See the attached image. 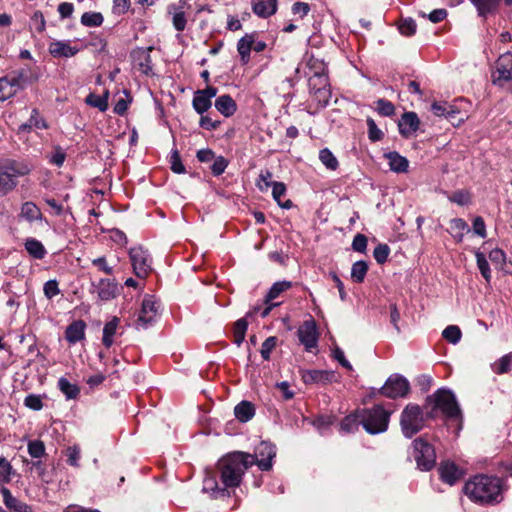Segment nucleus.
Here are the masks:
<instances>
[{"label":"nucleus","instance_id":"nucleus-50","mask_svg":"<svg viewBox=\"0 0 512 512\" xmlns=\"http://www.w3.org/2000/svg\"><path fill=\"white\" fill-rule=\"evenodd\" d=\"M448 199L460 206H465L471 202V194L466 190H457L453 192Z\"/></svg>","mask_w":512,"mask_h":512},{"label":"nucleus","instance_id":"nucleus-53","mask_svg":"<svg viewBox=\"0 0 512 512\" xmlns=\"http://www.w3.org/2000/svg\"><path fill=\"white\" fill-rule=\"evenodd\" d=\"M416 23L412 18L402 19L399 23V32L404 36H411L416 32Z\"/></svg>","mask_w":512,"mask_h":512},{"label":"nucleus","instance_id":"nucleus-52","mask_svg":"<svg viewBox=\"0 0 512 512\" xmlns=\"http://www.w3.org/2000/svg\"><path fill=\"white\" fill-rule=\"evenodd\" d=\"M229 161L223 156H215L211 166V172L214 176H220L227 168Z\"/></svg>","mask_w":512,"mask_h":512},{"label":"nucleus","instance_id":"nucleus-51","mask_svg":"<svg viewBox=\"0 0 512 512\" xmlns=\"http://www.w3.org/2000/svg\"><path fill=\"white\" fill-rule=\"evenodd\" d=\"M12 465L5 457H0V483H8L11 480Z\"/></svg>","mask_w":512,"mask_h":512},{"label":"nucleus","instance_id":"nucleus-41","mask_svg":"<svg viewBox=\"0 0 512 512\" xmlns=\"http://www.w3.org/2000/svg\"><path fill=\"white\" fill-rule=\"evenodd\" d=\"M319 159L321 163L329 170H336L339 166L337 158L328 148H323L320 150Z\"/></svg>","mask_w":512,"mask_h":512},{"label":"nucleus","instance_id":"nucleus-23","mask_svg":"<svg viewBox=\"0 0 512 512\" xmlns=\"http://www.w3.org/2000/svg\"><path fill=\"white\" fill-rule=\"evenodd\" d=\"M86 324L83 320L73 321L65 331V338L70 344H75L85 337Z\"/></svg>","mask_w":512,"mask_h":512},{"label":"nucleus","instance_id":"nucleus-39","mask_svg":"<svg viewBox=\"0 0 512 512\" xmlns=\"http://www.w3.org/2000/svg\"><path fill=\"white\" fill-rule=\"evenodd\" d=\"M108 96V91H106L103 95L90 93L86 97V103L92 107L98 108L101 112H104L108 109Z\"/></svg>","mask_w":512,"mask_h":512},{"label":"nucleus","instance_id":"nucleus-28","mask_svg":"<svg viewBox=\"0 0 512 512\" xmlns=\"http://www.w3.org/2000/svg\"><path fill=\"white\" fill-rule=\"evenodd\" d=\"M20 90L9 75L0 77V101H6L15 96Z\"/></svg>","mask_w":512,"mask_h":512},{"label":"nucleus","instance_id":"nucleus-1","mask_svg":"<svg viewBox=\"0 0 512 512\" xmlns=\"http://www.w3.org/2000/svg\"><path fill=\"white\" fill-rule=\"evenodd\" d=\"M252 454L236 451L222 457L217 464V471L223 487L213 477L204 480L203 490L211 493L213 497L225 496L228 488L238 487L245 471L255 465Z\"/></svg>","mask_w":512,"mask_h":512},{"label":"nucleus","instance_id":"nucleus-38","mask_svg":"<svg viewBox=\"0 0 512 512\" xmlns=\"http://www.w3.org/2000/svg\"><path fill=\"white\" fill-rule=\"evenodd\" d=\"M248 328V322L245 318L238 319L233 327V342L239 347L246 335V331Z\"/></svg>","mask_w":512,"mask_h":512},{"label":"nucleus","instance_id":"nucleus-60","mask_svg":"<svg viewBox=\"0 0 512 512\" xmlns=\"http://www.w3.org/2000/svg\"><path fill=\"white\" fill-rule=\"evenodd\" d=\"M171 170L174 173L182 174L185 172V166L182 163L180 154L177 150H174L170 156Z\"/></svg>","mask_w":512,"mask_h":512},{"label":"nucleus","instance_id":"nucleus-21","mask_svg":"<svg viewBox=\"0 0 512 512\" xmlns=\"http://www.w3.org/2000/svg\"><path fill=\"white\" fill-rule=\"evenodd\" d=\"M79 48L71 46L69 41H53L49 45V53L54 58H70L79 52Z\"/></svg>","mask_w":512,"mask_h":512},{"label":"nucleus","instance_id":"nucleus-56","mask_svg":"<svg viewBox=\"0 0 512 512\" xmlns=\"http://www.w3.org/2000/svg\"><path fill=\"white\" fill-rule=\"evenodd\" d=\"M367 127H368V137L372 142L380 141L384 134L377 127L375 121L372 118H367Z\"/></svg>","mask_w":512,"mask_h":512},{"label":"nucleus","instance_id":"nucleus-46","mask_svg":"<svg viewBox=\"0 0 512 512\" xmlns=\"http://www.w3.org/2000/svg\"><path fill=\"white\" fill-rule=\"evenodd\" d=\"M103 16L99 12H85L81 16V23L87 27H98L103 23Z\"/></svg>","mask_w":512,"mask_h":512},{"label":"nucleus","instance_id":"nucleus-6","mask_svg":"<svg viewBox=\"0 0 512 512\" xmlns=\"http://www.w3.org/2000/svg\"><path fill=\"white\" fill-rule=\"evenodd\" d=\"M426 414L417 404H408L402 411L400 417V426L403 435L406 438H412L424 427Z\"/></svg>","mask_w":512,"mask_h":512},{"label":"nucleus","instance_id":"nucleus-48","mask_svg":"<svg viewBox=\"0 0 512 512\" xmlns=\"http://www.w3.org/2000/svg\"><path fill=\"white\" fill-rule=\"evenodd\" d=\"M476 261L481 275L489 282L491 279V271L485 255L481 252H476Z\"/></svg>","mask_w":512,"mask_h":512},{"label":"nucleus","instance_id":"nucleus-61","mask_svg":"<svg viewBox=\"0 0 512 512\" xmlns=\"http://www.w3.org/2000/svg\"><path fill=\"white\" fill-rule=\"evenodd\" d=\"M138 55L141 60L139 63L140 69L144 74L148 75L152 70L150 54L148 51L141 50L138 52Z\"/></svg>","mask_w":512,"mask_h":512},{"label":"nucleus","instance_id":"nucleus-43","mask_svg":"<svg viewBox=\"0 0 512 512\" xmlns=\"http://www.w3.org/2000/svg\"><path fill=\"white\" fill-rule=\"evenodd\" d=\"M431 110L436 116H445L448 119L453 118L456 113L453 107L446 102H434L431 105Z\"/></svg>","mask_w":512,"mask_h":512},{"label":"nucleus","instance_id":"nucleus-9","mask_svg":"<svg viewBox=\"0 0 512 512\" xmlns=\"http://www.w3.org/2000/svg\"><path fill=\"white\" fill-rule=\"evenodd\" d=\"M410 390L408 380L399 374L391 375L380 389V393L388 398L405 397Z\"/></svg>","mask_w":512,"mask_h":512},{"label":"nucleus","instance_id":"nucleus-44","mask_svg":"<svg viewBox=\"0 0 512 512\" xmlns=\"http://www.w3.org/2000/svg\"><path fill=\"white\" fill-rule=\"evenodd\" d=\"M478 10L480 16H485L495 10L499 4V0H471Z\"/></svg>","mask_w":512,"mask_h":512},{"label":"nucleus","instance_id":"nucleus-30","mask_svg":"<svg viewBox=\"0 0 512 512\" xmlns=\"http://www.w3.org/2000/svg\"><path fill=\"white\" fill-rule=\"evenodd\" d=\"M286 185L283 182H273L272 186V197L277 202V204L284 208L290 209L293 206V202L289 199L282 201V197L286 195Z\"/></svg>","mask_w":512,"mask_h":512},{"label":"nucleus","instance_id":"nucleus-57","mask_svg":"<svg viewBox=\"0 0 512 512\" xmlns=\"http://www.w3.org/2000/svg\"><path fill=\"white\" fill-rule=\"evenodd\" d=\"M29 128H37V129H46L47 123L46 121L40 117L38 109L34 108L31 112V116L28 119Z\"/></svg>","mask_w":512,"mask_h":512},{"label":"nucleus","instance_id":"nucleus-5","mask_svg":"<svg viewBox=\"0 0 512 512\" xmlns=\"http://www.w3.org/2000/svg\"><path fill=\"white\" fill-rule=\"evenodd\" d=\"M31 167L21 161L6 160L0 163V193L6 195L18 184V177L29 174Z\"/></svg>","mask_w":512,"mask_h":512},{"label":"nucleus","instance_id":"nucleus-45","mask_svg":"<svg viewBox=\"0 0 512 512\" xmlns=\"http://www.w3.org/2000/svg\"><path fill=\"white\" fill-rule=\"evenodd\" d=\"M512 369V353L506 354L492 365V370L497 374H504Z\"/></svg>","mask_w":512,"mask_h":512},{"label":"nucleus","instance_id":"nucleus-14","mask_svg":"<svg viewBox=\"0 0 512 512\" xmlns=\"http://www.w3.org/2000/svg\"><path fill=\"white\" fill-rule=\"evenodd\" d=\"M301 378L307 385L318 384L325 386L336 381V373L331 370H302Z\"/></svg>","mask_w":512,"mask_h":512},{"label":"nucleus","instance_id":"nucleus-15","mask_svg":"<svg viewBox=\"0 0 512 512\" xmlns=\"http://www.w3.org/2000/svg\"><path fill=\"white\" fill-rule=\"evenodd\" d=\"M216 94L217 88L214 86H207L203 90H197L194 93L192 101L194 110L200 115L208 111L212 105V98L215 97Z\"/></svg>","mask_w":512,"mask_h":512},{"label":"nucleus","instance_id":"nucleus-58","mask_svg":"<svg viewBox=\"0 0 512 512\" xmlns=\"http://www.w3.org/2000/svg\"><path fill=\"white\" fill-rule=\"evenodd\" d=\"M390 249L386 244H379L373 251V256L377 263L383 264L387 261Z\"/></svg>","mask_w":512,"mask_h":512},{"label":"nucleus","instance_id":"nucleus-4","mask_svg":"<svg viewBox=\"0 0 512 512\" xmlns=\"http://www.w3.org/2000/svg\"><path fill=\"white\" fill-rule=\"evenodd\" d=\"M391 412L382 405L359 409V417L364 430L371 434H380L388 429Z\"/></svg>","mask_w":512,"mask_h":512},{"label":"nucleus","instance_id":"nucleus-3","mask_svg":"<svg viewBox=\"0 0 512 512\" xmlns=\"http://www.w3.org/2000/svg\"><path fill=\"white\" fill-rule=\"evenodd\" d=\"M424 408L427 419H435L439 413L447 419H462V413L454 393L446 388H440L427 396Z\"/></svg>","mask_w":512,"mask_h":512},{"label":"nucleus","instance_id":"nucleus-34","mask_svg":"<svg viewBox=\"0 0 512 512\" xmlns=\"http://www.w3.org/2000/svg\"><path fill=\"white\" fill-rule=\"evenodd\" d=\"M361 425V420L359 417V409L354 413L346 416L340 423V429L346 433L355 432L358 429V426Z\"/></svg>","mask_w":512,"mask_h":512},{"label":"nucleus","instance_id":"nucleus-25","mask_svg":"<svg viewBox=\"0 0 512 512\" xmlns=\"http://www.w3.org/2000/svg\"><path fill=\"white\" fill-rule=\"evenodd\" d=\"M254 44V34H245L237 42V51L240 55V60L243 65L250 61V53L252 45Z\"/></svg>","mask_w":512,"mask_h":512},{"label":"nucleus","instance_id":"nucleus-7","mask_svg":"<svg viewBox=\"0 0 512 512\" xmlns=\"http://www.w3.org/2000/svg\"><path fill=\"white\" fill-rule=\"evenodd\" d=\"M310 91L320 107H326L329 103L331 92L328 88V79L325 75V66L322 62L315 63V71L309 78Z\"/></svg>","mask_w":512,"mask_h":512},{"label":"nucleus","instance_id":"nucleus-27","mask_svg":"<svg viewBox=\"0 0 512 512\" xmlns=\"http://www.w3.org/2000/svg\"><path fill=\"white\" fill-rule=\"evenodd\" d=\"M234 414L235 417L240 422H248L251 420L255 415V407L254 405L249 401H241L239 404H237L234 408Z\"/></svg>","mask_w":512,"mask_h":512},{"label":"nucleus","instance_id":"nucleus-63","mask_svg":"<svg viewBox=\"0 0 512 512\" xmlns=\"http://www.w3.org/2000/svg\"><path fill=\"white\" fill-rule=\"evenodd\" d=\"M352 248L357 252H365L367 248V237L361 233L356 234L352 242Z\"/></svg>","mask_w":512,"mask_h":512},{"label":"nucleus","instance_id":"nucleus-42","mask_svg":"<svg viewBox=\"0 0 512 512\" xmlns=\"http://www.w3.org/2000/svg\"><path fill=\"white\" fill-rule=\"evenodd\" d=\"M27 450L34 459H41L46 454L44 442L38 439L30 440L27 444Z\"/></svg>","mask_w":512,"mask_h":512},{"label":"nucleus","instance_id":"nucleus-35","mask_svg":"<svg viewBox=\"0 0 512 512\" xmlns=\"http://www.w3.org/2000/svg\"><path fill=\"white\" fill-rule=\"evenodd\" d=\"M119 319L114 317L111 321L107 322L103 328L102 342L105 347L109 348L113 344V336L116 333Z\"/></svg>","mask_w":512,"mask_h":512},{"label":"nucleus","instance_id":"nucleus-17","mask_svg":"<svg viewBox=\"0 0 512 512\" xmlns=\"http://www.w3.org/2000/svg\"><path fill=\"white\" fill-rule=\"evenodd\" d=\"M299 341L310 351L317 346L318 334L314 321H305L297 331Z\"/></svg>","mask_w":512,"mask_h":512},{"label":"nucleus","instance_id":"nucleus-11","mask_svg":"<svg viewBox=\"0 0 512 512\" xmlns=\"http://www.w3.org/2000/svg\"><path fill=\"white\" fill-rule=\"evenodd\" d=\"M133 271L139 278H145L151 272V259L146 250L142 247H134L129 251Z\"/></svg>","mask_w":512,"mask_h":512},{"label":"nucleus","instance_id":"nucleus-32","mask_svg":"<svg viewBox=\"0 0 512 512\" xmlns=\"http://www.w3.org/2000/svg\"><path fill=\"white\" fill-rule=\"evenodd\" d=\"M24 245L29 255L35 259L41 260L47 253L44 245L35 238H28Z\"/></svg>","mask_w":512,"mask_h":512},{"label":"nucleus","instance_id":"nucleus-13","mask_svg":"<svg viewBox=\"0 0 512 512\" xmlns=\"http://www.w3.org/2000/svg\"><path fill=\"white\" fill-rule=\"evenodd\" d=\"M255 464L262 471H269L272 468V460L276 456V448L269 442H261L255 449Z\"/></svg>","mask_w":512,"mask_h":512},{"label":"nucleus","instance_id":"nucleus-33","mask_svg":"<svg viewBox=\"0 0 512 512\" xmlns=\"http://www.w3.org/2000/svg\"><path fill=\"white\" fill-rule=\"evenodd\" d=\"M21 216L29 222L42 220V212L40 208L33 202H25L21 207Z\"/></svg>","mask_w":512,"mask_h":512},{"label":"nucleus","instance_id":"nucleus-49","mask_svg":"<svg viewBox=\"0 0 512 512\" xmlns=\"http://www.w3.org/2000/svg\"><path fill=\"white\" fill-rule=\"evenodd\" d=\"M375 109L382 116H392L395 113V107L392 102L381 98L375 102Z\"/></svg>","mask_w":512,"mask_h":512},{"label":"nucleus","instance_id":"nucleus-26","mask_svg":"<svg viewBox=\"0 0 512 512\" xmlns=\"http://www.w3.org/2000/svg\"><path fill=\"white\" fill-rule=\"evenodd\" d=\"M214 105L217 111H219L225 117L232 116L237 110L236 102L228 94L219 96L215 100Z\"/></svg>","mask_w":512,"mask_h":512},{"label":"nucleus","instance_id":"nucleus-62","mask_svg":"<svg viewBox=\"0 0 512 512\" xmlns=\"http://www.w3.org/2000/svg\"><path fill=\"white\" fill-rule=\"evenodd\" d=\"M43 292L48 299H52L53 297L57 296L60 293L57 280L53 279L47 281L44 284Z\"/></svg>","mask_w":512,"mask_h":512},{"label":"nucleus","instance_id":"nucleus-19","mask_svg":"<svg viewBox=\"0 0 512 512\" xmlns=\"http://www.w3.org/2000/svg\"><path fill=\"white\" fill-rule=\"evenodd\" d=\"M420 120L415 112H405L399 120V132L404 137H409L419 128Z\"/></svg>","mask_w":512,"mask_h":512},{"label":"nucleus","instance_id":"nucleus-55","mask_svg":"<svg viewBox=\"0 0 512 512\" xmlns=\"http://www.w3.org/2000/svg\"><path fill=\"white\" fill-rule=\"evenodd\" d=\"M276 344H277V338L275 336L268 337L262 343L260 353L264 360L267 361L270 359V354H271L272 350L276 347Z\"/></svg>","mask_w":512,"mask_h":512},{"label":"nucleus","instance_id":"nucleus-64","mask_svg":"<svg viewBox=\"0 0 512 512\" xmlns=\"http://www.w3.org/2000/svg\"><path fill=\"white\" fill-rule=\"evenodd\" d=\"M172 22H173L174 28L177 31L181 32V31L185 30L186 23H187L185 13L183 11H178V12L174 13Z\"/></svg>","mask_w":512,"mask_h":512},{"label":"nucleus","instance_id":"nucleus-31","mask_svg":"<svg viewBox=\"0 0 512 512\" xmlns=\"http://www.w3.org/2000/svg\"><path fill=\"white\" fill-rule=\"evenodd\" d=\"M469 231V226L463 219L454 218L450 221V233L457 243L462 242L464 234Z\"/></svg>","mask_w":512,"mask_h":512},{"label":"nucleus","instance_id":"nucleus-18","mask_svg":"<svg viewBox=\"0 0 512 512\" xmlns=\"http://www.w3.org/2000/svg\"><path fill=\"white\" fill-rule=\"evenodd\" d=\"M439 474L443 482L454 485L464 476V471L454 462L445 461L439 467Z\"/></svg>","mask_w":512,"mask_h":512},{"label":"nucleus","instance_id":"nucleus-2","mask_svg":"<svg viewBox=\"0 0 512 512\" xmlns=\"http://www.w3.org/2000/svg\"><path fill=\"white\" fill-rule=\"evenodd\" d=\"M464 492L477 503H498L502 500V482L498 477L477 475L465 484Z\"/></svg>","mask_w":512,"mask_h":512},{"label":"nucleus","instance_id":"nucleus-10","mask_svg":"<svg viewBox=\"0 0 512 512\" xmlns=\"http://www.w3.org/2000/svg\"><path fill=\"white\" fill-rule=\"evenodd\" d=\"M512 79V52H505L499 56L495 63V70L492 73V82L495 85L503 86Z\"/></svg>","mask_w":512,"mask_h":512},{"label":"nucleus","instance_id":"nucleus-59","mask_svg":"<svg viewBox=\"0 0 512 512\" xmlns=\"http://www.w3.org/2000/svg\"><path fill=\"white\" fill-rule=\"evenodd\" d=\"M24 405L34 411H39L43 408V402L40 395L29 394L24 399Z\"/></svg>","mask_w":512,"mask_h":512},{"label":"nucleus","instance_id":"nucleus-24","mask_svg":"<svg viewBox=\"0 0 512 512\" xmlns=\"http://www.w3.org/2000/svg\"><path fill=\"white\" fill-rule=\"evenodd\" d=\"M97 294L101 300L108 301L117 295V283L113 279H100L98 282Z\"/></svg>","mask_w":512,"mask_h":512},{"label":"nucleus","instance_id":"nucleus-16","mask_svg":"<svg viewBox=\"0 0 512 512\" xmlns=\"http://www.w3.org/2000/svg\"><path fill=\"white\" fill-rule=\"evenodd\" d=\"M291 287L292 283L290 281H278L272 285L264 299V304H266V307L260 312L262 318L268 316L271 310L279 305V303H273L272 301L278 298L281 293L289 290Z\"/></svg>","mask_w":512,"mask_h":512},{"label":"nucleus","instance_id":"nucleus-36","mask_svg":"<svg viewBox=\"0 0 512 512\" xmlns=\"http://www.w3.org/2000/svg\"><path fill=\"white\" fill-rule=\"evenodd\" d=\"M58 388L67 399H76L80 393L79 387L70 383L65 377L58 380Z\"/></svg>","mask_w":512,"mask_h":512},{"label":"nucleus","instance_id":"nucleus-37","mask_svg":"<svg viewBox=\"0 0 512 512\" xmlns=\"http://www.w3.org/2000/svg\"><path fill=\"white\" fill-rule=\"evenodd\" d=\"M12 81L18 86V89L23 90L30 82V73L28 68H20L9 74Z\"/></svg>","mask_w":512,"mask_h":512},{"label":"nucleus","instance_id":"nucleus-47","mask_svg":"<svg viewBox=\"0 0 512 512\" xmlns=\"http://www.w3.org/2000/svg\"><path fill=\"white\" fill-rule=\"evenodd\" d=\"M442 336L448 342L457 344L461 339L462 333L458 326L449 325L443 330Z\"/></svg>","mask_w":512,"mask_h":512},{"label":"nucleus","instance_id":"nucleus-22","mask_svg":"<svg viewBox=\"0 0 512 512\" xmlns=\"http://www.w3.org/2000/svg\"><path fill=\"white\" fill-rule=\"evenodd\" d=\"M0 493L3 496V502L8 509L14 512H33L29 505L15 498L8 488L2 487L0 489Z\"/></svg>","mask_w":512,"mask_h":512},{"label":"nucleus","instance_id":"nucleus-8","mask_svg":"<svg viewBox=\"0 0 512 512\" xmlns=\"http://www.w3.org/2000/svg\"><path fill=\"white\" fill-rule=\"evenodd\" d=\"M414 458L418 468L423 471L431 470L436 463V453L434 447L423 438H417L413 441Z\"/></svg>","mask_w":512,"mask_h":512},{"label":"nucleus","instance_id":"nucleus-29","mask_svg":"<svg viewBox=\"0 0 512 512\" xmlns=\"http://www.w3.org/2000/svg\"><path fill=\"white\" fill-rule=\"evenodd\" d=\"M386 158L389 161V167L396 173L406 172L409 166L408 160L400 155L398 152L393 151L386 154Z\"/></svg>","mask_w":512,"mask_h":512},{"label":"nucleus","instance_id":"nucleus-54","mask_svg":"<svg viewBox=\"0 0 512 512\" xmlns=\"http://www.w3.org/2000/svg\"><path fill=\"white\" fill-rule=\"evenodd\" d=\"M67 463L73 467H79V460L81 458V450L77 445L68 447L66 450Z\"/></svg>","mask_w":512,"mask_h":512},{"label":"nucleus","instance_id":"nucleus-20","mask_svg":"<svg viewBox=\"0 0 512 512\" xmlns=\"http://www.w3.org/2000/svg\"><path fill=\"white\" fill-rule=\"evenodd\" d=\"M251 7L255 15L267 19L276 13L278 0H251Z\"/></svg>","mask_w":512,"mask_h":512},{"label":"nucleus","instance_id":"nucleus-40","mask_svg":"<svg viewBox=\"0 0 512 512\" xmlns=\"http://www.w3.org/2000/svg\"><path fill=\"white\" fill-rule=\"evenodd\" d=\"M368 271V264L365 261H357L352 265L351 278L355 283H362Z\"/></svg>","mask_w":512,"mask_h":512},{"label":"nucleus","instance_id":"nucleus-12","mask_svg":"<svg viewBox=\"0 0 512 512\" xmlns=\"http://www.w3.org/2000/svg\"><path fill=\"white\" fill-rule=\"evenodd\" d=\"M159 307V303L153 296H146L142 301V307L136 321L137 329L147 328L151 325L156 319Z\"/></svg>","mask_w":512,"mask_h":512}]
</instances>
